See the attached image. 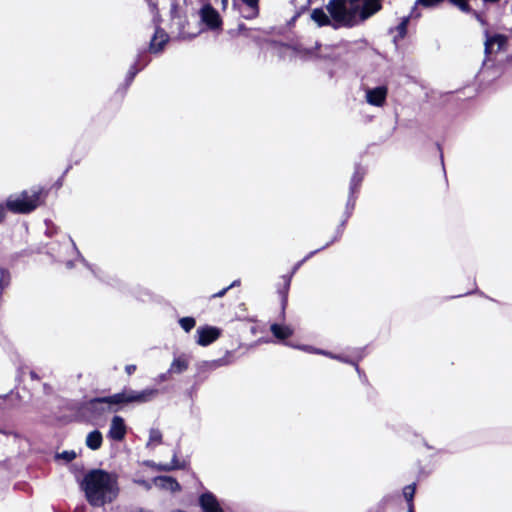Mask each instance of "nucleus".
Wrapping results in <instances>:
<instances>
[{
	"instance_id": "obj_1",
	"label": "nucleus",
	"mask_w": 512,
	"mask_h": 512,
	"mask_svg": "<svg viewBox=\"0 0 512 512\" xmlns=\"http://www.w3.org/2000/svg\"><path fill=\"white\" fill-rule=\"evenodd\" d=\"M381 9V0H330L327 10L334 27H352Z\"/></svg>"
},
{
	"instance_id": "obj_2",
	"label": "nucleus",
	"mask_w": 512,
	"mask_h": 512,
	"mask_svg": "<svg viewBox=\"0 0 512 512\" xmlns=\"http://www.w3.org/2000/svg\"><path fill=\"white\" fill-rule=\"evenodd\" d=\"M82 487L87 501L96 507L111 503L119 494L117 476L100 469L88 472Z\"/></svg>"
},
{
	"instance_id": "obj_3",
	"label": "nucleus",
	"mask_w": 512,
	"mask_h": 512,
	"mask_svg": "<svg viewBox=\"0 0 512 512\" xmlns=\"http://www.w3.org/2000/svg\"><path fill=\"white\" fill-rule=\"evenodd\" d=\"M40 203V192H22L17 196H10L7 199V208L15 213H29L36 209Z\"/></svg>"
},
{
	"instance_id": "obj_4",
	"label": "nucleus",
	"mask_w": 512,
	"mask_h": 512,
	"mask_svg": "<svg viewBox=\"0 0 512 512\" xmlns=\"http://www.w3.org/2000/svg\"><path fill=\"white\" fill-rule=\"evenodd\" d=\"M202 22L211 30L220 29L222 19L219 13L210 5L205 4L200 10Z\"/></svg>"
},
{
	"instance_id": "obj_5",
	"label": "nucleus",
	"mask_w": 512,
	"mask_h": 512,
	"mask_svg": "<svg viewBox=\"0 0 512 512\" xmlns=\"http://www.w3.org/2000/svg\"><path fill=\"white\" fill-rule=\"evenodd\" d=\"M196 335L197 344L205 347L216 341L220 337L221 331L217 327L207 325L199 327L196 331Z\"/></svg>"
},
{
	"instance_id": "obj_6",
	"label": "nucleus",
	"mask_w": 512,
	"mask_h": 512,
	"mask_svg": "<svg viewBox=\"0 0 512 512\" xmlns=\"http://www.w3.org/2000/svg\"><path fill=\"white\" fill-rule=\"evenodd\" d=\"M126 403L125 393H117L108 397L96 398L90 401V407L93 410L104 412L106 411L105 405H118Z\"/></svg>"
},
{
	"instance_id": "obj_7",
	"label": "nucleus",
	"mask_w": 512,
	"mask_h": 512,
	"mask_svg": "<svg viewBox=\"0 0 512 512\" xmlns=\"http://www.w3.org/2000/svg\"><path fill=\"white\" fill-rule=\"evenodd\" d=\"M387 97V88L385 86H378L375 88H368L365 91V98L368 104L372 106L381 107L385 103Z\"/></svg>"
},
{
	"instance_id": "obj_8",
	"label": "nucleus",
	"mask_w": 512,
	"mask_h": 512,
	"mask_svg": "<svg viewBox=\"0 0 512 512\" xmlns=\"http://www.w3.org/2000/svg\"><path fill=\"white\" fill-rule=\"evenodd\" d=\"M444 0H416L415 8L422 6L424 8H435L439 6ZM451 4L456 6L462 12L468 13L471 11L468 0H449Z\"/></svg>"
},
{
	"instance_id": "obj_9",
	"label": "nucleus",
	"mask_w": 512,
	"mask_h": 512,
	"mask_svg": "<svg viewBox=\"0 0 512 512\" xmlns=\"http://www.w3.org/2000/svg\"><path fill=\"white\" fill-rule=\"evenodd\" d=\"M126 425L120 416H114L111 420L108 436L116 441H121L126 435Z\"/></svg>"
},
{
	"instance_id": "obj_10",
	"label": "nucleus",
	"mask_w": 512,
	"mask_h": 512,
	"mask_svg": "<svg viewBox=\"0 0 512 512\" xmlns=\"http://www.w3.org/2000/svg\"><path fill=\"white\" fill-rule=\"evenodd\" d=\"M202 512H223L217 498L211 492L203 493L199 498Z\"/></svg>"
},
{
	"instance_id": "obj_11",
	"label": "nucleus",
	"mask_w": 512,
	"mask_h": 512,
	"mask_svg": "<svg viewBox=\"0 0 512 512\" xmlns=\"http://www.w3.org/2000/svg\"><path fill=\"white\" fill-rule=\"evenodd\" d=\"M156 389H145L143 391L137 392V391H124L125 393V400L126 403L130 402H138V403H144L149 400H151L156 394Z\"/></svg>"
},
{
	"instance_id": "obj_12",
	"label": "nucleus",
	"mask_w": 512,
	"mask_h": 512,
	"mask_svg": "<svg viewBox=\"0 0 512 512\" xmlns=\"http://www.w3.org/2000/svg\"><path fill=\"white\" fill-rule=\"evenodd\" d=\"M506 44V37L503 35H494L486 39L485 52L492 54L500 51Z\"/></svg>"
},
{
	"instance_id": "obj_13",
	"label": "nucleus",
	"mask_w": 512,
	"mask_h": 512,
	"mask_svg": "<svg viewBox=\"0 0 512 512\" xmlns=\"http://www.w3.org/2000/svg\"><path fill=\"white\" fill-rule=\"evenodd\" d=\"M167 41L168 35L166 34V32L157 28L150 42V51L153 53L160 52Z\"/></svg>"
},
{
	"instance_id": "obj_14",
	"label": "nucleus",
	"mask_w": 512,
	"mask_h": 512,
	"mask_svg": "<svg viewBox=\"0 0 512 512\" xmlns=\"http://www.w3.org/2000/svg\"><path fill=\"white\" fill-rule=\"evenodd\" d=\"M154 483L157 487H160L171 492L178 491L180 489L179 483L172 477L160 476L154 479Z\"/></svg>"
},
{
	"instance_id": "obj_15",
	"label": "nucleus",
	"mask_w": 512,
	"mask_h": 512,
	"mask_svg": "<svg viewBox=\"0 0 512 512\" xmlns=\"http://www.w3.org/2000/svg\"><path fill=\"white\" fill-rule=\"evenodd\" d=\"M188 365H189V363L185 356L176 357L172 361L170 368L168 370V373L180 374V373L184 372L185 370H187Z\"/></svg>"
},
{
	"instance_id": "obj_16",
	"label": "nucleus",
	"mask_w": 512,
	"mask_h": 512,
	"mask_svg": "<svg viewBox=\"0 0 512 512\" xmlns=\"http://www.w3.org/2000/svg\"><path fill=\"white\" fill-rule=\"evenodd\" d=\"M246 6L243 16L246 19H253L259 15V0H241Z\"/></svg>"
},
{
	"instance_id": "obj_17",
	"label": "nucleus",
	"mask_w": 512,
	"mask_h": 512,
	"mask_svg": "<svg viewBox=\"0 0 512 512\" xmlns=\"http://www.w3.org/2000/svg\"><path fill=\"white\" fill-rule=\"evenodd\" d=\"M102 434L98 430L90 432L86 437V445L91 450H97L102 445Z\"/></svg>"
},
{
	"instance_id": "obj_18",
	"label": "nucleus",
	"mask_w": 512,
	"mask_h": 512,
	"mask_svg": "<svg viewBox=\"0 0 512 512\" xmlns=\"http://www.w3.org/2000/svg\"><path fill=\"white\" fill-rule=\"evenodd\" d=\"M270 329L273 335L278 339H286L293 333L290 327L279 324H272Z\"/></svg>"
},
{
	"instance_id": "obj_19",
	"label": "nucleus",
	"mask_w": 512,
	"mask_h": 512,
	"mask_svg": "<svg viewBox=\"0 0 512 512\" xmlns=\"http://www.w3.org/2000/svg\"><path fill=\"white\" fill-rule=\"evenodd\" d=\"M311 18L318 26L329 25L331 23L330 18L322 9H314L311 13Z\"/></svg>"
},
{
	"instance_id": "obj_20",
	"label": "nucleus",
	"mask_w": 512,
	"mask_h": 512,
	"mask_svg": "<svg viewBox=\"0 0 512 512\" xmlns=\"http://www.w3.org/2000/svg\"><path fill=\"white\" fill-rule=\"evenodd\" d=\"M162 434L158 429H151L149 433V440L147 446L154 447L161 443Z\"/></svg>"
},
{
	"instance_id": "obj_21",
	"label": "nucleus",
	"mask_w": 512,
	"mask_h": 512,
	"mask_svg": "<svg viewBox=\"0 0 512 512\" xmlns=\"http://www.w3.org/2000/svg\"><path fill=\"white\" fill-rule=\"evenodd\" d=\"M414 494H415V485L414 484L404 487L403 495L408 502L409 512H413L412 500H413Z\"/></svg>"
},
{
	"instance_id": "obj_22",
	"label": "nucleus",
	"mask_w": 512,
	"mask_h": 512,
	"mask_svg": "<svg viewBox=\"0 0 512 512\" xmlns=\"http://www.w3.org/2000/svg\"><path fill=\"white\" fill-rule=\"evenodd\" d=\"M409 19L407 17H404L402 21L399 23V25L396 27L397 36L394 37V41H397V38H403L406 35L407 32V25H408Z\"/></svg>"
},
{
	"instance_id": "obj_23",
	"label": "nucleus",
	"mask_w": 512,
	"mask_h": 512,
	"mask_svg": "<svg viewBox=\"0 0 512 512\" xmlns=\"http://www.w3.org/2000/svg\"><path fill=\"white\" fill-rule=\"evenodd\" d=\"M179 324L185 332H189L195 327L196 321L192 317H183L179 320Z\"/></svg>"
},
{
	"instance_id": "obj_24",
	"label": "nucleus",
	"mask_w": 512,
	"mask_h": 512,
	"mask_svg": "<svg viewBox=\"0 0 512 512\" xmlns=\"http://www.w3.org/2000/svg\"><path fill=\"white\" fill-rule=\"evenodd\" d=\"M178 468H182V465H180L177 462V459H176L175 455L173 456V459H172L171 463L159 465V469L165 470V471H170V470L178 469Z\"/></svg>"
},
{
	"instance_id": "obj_25",
	"label": "nucleus",
	"mask_w": 512,
	"mask_h": 512,
	"mask_svg": "<svg viewBox=\"0 0 512 512\" xmlns=\"http://www.w3.org/2000/svg\"><path fill=\"white\" fill-rule=\"evenodd\" d=\"M59 459H63L66 462H70L76 458V453L74 451H63L57 455Z\"/></svg>"
},
{
	"instance_id": "obj_26",
	"label": "nucleus",
	"mask_w": 512,
	"mask_h": 512,
	"mask_svg": "<svg viewBox=\"0 0 512 512\" xmlns=\"http://www.w3.org/2000/svg\"><path fill=\"white\" fill-rule=\"evenodd\" d=\"M146 1H147V2H148V4H149V7H150L151 12L155 13L153 21H154L156 24H158V23H159V18H158V14H157V7H156V4H154V3L152 2V0H146Z\"/></svg>"
},
{
	"instance_id": "obj_27",
	"label": "nucleus",
	"mask_w": 512,
	"mask_h": 512,
	"mask_svg": "<svg viewBox=\"0 0 512 512\" xmlns=\"http://www.w3.org/2000/svg\"><path fill=\"white\" fill-rule=\"evenodd\" d=\"M303 349H304V350H306V351H309V352L320 353V354H323V355L329 356V357H331V358H335V359H339V360L341 359V358H340V357H338V356H334V355H332V354H330V353H327V352H324V351L314 350V349H312V348H310V347H303Z\"/></svg>"
},
{
	"instance_id": "obj_28",
	"label": "nucleus",
	"mask_w": 512,
	"mask_h": 512,
	"mask_svg": "<svg viewBox=\"0 0 512 512\" xmlns=\"http://www.w3.org/2000/svg\"><path fill=\"white\" fill-rule=\"evenodd\" d=\"M125 370H126L127 374L131 375L136 370V366L135 365H127L125 367Z\"/></svg>"
},
{
	"instance_id": "obj_29",
	"label": "nucleus",
	"mask_w": 512,
	"mask_h": 512,
	"mask_svg": "<svg viewBox=\"0 0 512 512\" xmlns=\"http://www.w3.org/2000/svg\"><path fill=\"white\" fill-rule=\"evenodd\" d=\"M230 289V287H226L219 291L218 293L214 294L213 297H222L225 295V293Z\"/></svg>"
},
{
	"instance_id": "obj_30",
	"label": "nucleus",
	"mask_w": 512,
	"mask_h": 512,
	"mask_svg": "<svg viewBox=\"0 0 512 512\" xmlns=\"http://www.w3.org/2000/svg\"><path fill=\"white\" fill-rule=\"evenodd\" d=\"M361 181V176L358 175V173H356L353 178H352V186L353 185H356L357 183H359Z\"/></svg>"
},
{
	"instance_id": "obj_31",
	"label": "nucleus",
	"mask_w": 512,
	"mask_h": 512,
	"mask_svg": "<svg viewBox=\"0 0 512 512\" xmlns=\"http://www.w3.org/2000/svg\"><path fill=\"white\" fill-rule=\"evenodd\" d=\"M167 379H168V375H167V373L160 374V375L157 377V381H158V382H163V381H166Z\"/></svg>"
},
{
	"instance_id": "obj_32",
	"label": "nucleus",
	"mask_w": 512,
	"mask_h": 512,
	"mask_svg": "<svg viewBox=\"0 0 512 512\" xmlns=\"http://www.w3.org/2000/svg\"><path fill=\"white\" fill-rule=\"evenodd\" d=\"M5 216V208L3 205H0V222L3 220Z\"/></svg>"
},
{
	"instance_id": "obj_33",
	"label": "nucleus",
	"mask_w": 512,
	"mask_h": 512,
	"mask_svg": "<svg viewBox=\"0 0 512 512\" xmlns=\"http://www.w3.org/2000/svg\"><path fill=\"white\" fill-rule=\"evenodd\" d=\"M240 284V281L239 280H235L234 282H232L228 287L232 288L234 286H237Z\"/></svg>"
},
{
	"instance_id": "obj_34",
	"label": "nucleus",
	"mask_w": 512,
	"mask_h": 512,
	"mask_svg": "<svg viewBox=\"0 0 512 512\" xmlns=\"http://www.w3.org/2000/svg\"><path fill=\"white\" fill-rule=\"evenodd\" d=\"M221 3H222L223 8H226V6L228 4V0H221Z\"/></svg>"
},
{
	"instance_id": "obj_35",
	"label": "nucleus",
	"mask_w": 512,
	"mask_h": 512,
	"mask_svg": "<svg viewBox=\"0 0 512 512\" xmlns=\"http://www.w3.org/2000/svg\"><path fill=\"white\" fill-rule=\"evenodd\" d=\"M135 74H136V71H134V72H130V76H131V78H133V77L135 76Z\"/></svg>"
},
{
	"instance_id": "obj_36",
	"label": "nucleus",
	"mask_w": 512,
	"mask_h": 512,
	"mask_svg": "<svg viewBox=\"0 0 512 512\" xmlns=\"http://www.w3.org/2000/svg\"><path fill=\"white\" fill-rule=\"evenodd\" d=\"M485 2H497L498 0H484Z\"/></svg>"
},
{
	"instance_id": "obj_37",
	"label": "nucleus",
	"mask_w": 512,
	"mask_h": 512,
	"mask_svg": "<svg viewBox=\"0 0 512 512\" xmlns=\"http://www.w3.org/2000/svg\"><path fill=\"white\" fill-rule=\"evenodd\" d=\"M31 377L36 378V374L34 372H31Z\"/></svg>"
}]
</instances>
